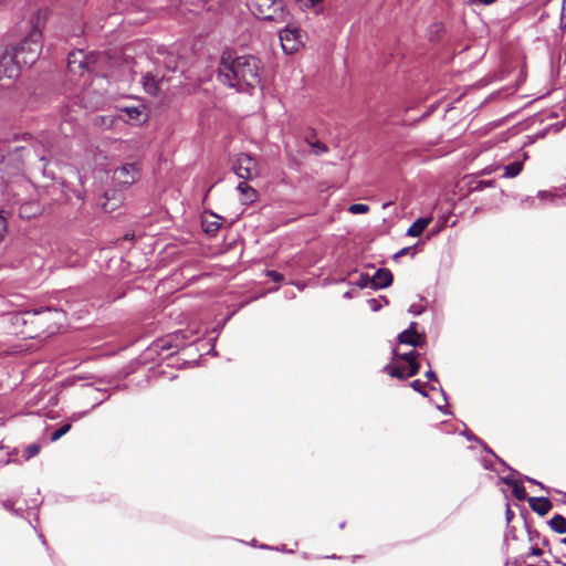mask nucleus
<instances>
[{
    "label": "nucleus",
    "instance_id": "obj_1",
    "mask_svg": "<svg viewBox=\"0 0 566 566\" xmlns=\"http://www.w3.org/2000/svg\"><path fill=\"white\" fill-rule=\"evenodd\" d=\"M262 64L253 55L237 56L232 51L222 53L218 78L224 85L239 92L254 88L261 83Z\"/></svg>",
    "mask_w": 566,
    "mask_h": 566
},
{
    "label": "nucleus",
    "instance_id": "obj_2",
    "mask_svg": "<svg viewBox=\"0 0 566 566\" xmlns=\"http://www.w3.org/2000/svg\"><path fill=\"white\" fill-rule=\"evenodd\" d=\"M14 52L23 66L32 65L40 56L42 51V34L39 29H33L30 33L15 46L9 49Z\"/></svg>",
    "mask_w": 566,
    "mask_h": 566
},
{
    "label": "nucleus",
    "instance_id": "obj_3",
    "mask_svg": "<svg viewBox=\"0 0 566 566\" xmlns=\"http://www.w3.org/2000/svg\"><path fill=\"white\" fill-rule=\"evenodd\" d=\"M247 6L253 15L270 21H281L284 18L282 0H247Z\"/></svg>",
    "mask_w": 566,
    "mask_h": 566
},
{
    "label": "nucleus",
    "instance_id": "obj_4",
    "mask_svg": "<svg viewBox=\"0 0 566 566\" xmlns=\"http://www.w3.org/2000/svg\"><path fill=\"white\" fill-rule=\"evenodd\" d=\"M24 67L14 52L6 50L0 56V86L11 87Z\"/></svg>",
    "mask_w": 566,
    "mask_h": 566
},
{
    "label": "nucleus",
    "instance_id": "obj_5",
    "mask_svg": "<svg viewBox=\"0 0 566 566\" xmlns=\"http://www.w3.org/2000/svg\"><path fill=\"white\" fill-rule=\"evenodd\" d=\"M394 355L396 358H400L407 364V371H402V368L399 366H386L385 371L388 373L391 377H396L399 379H406L408 377L415 376L419 373V364L416 361L417 353L411 350L406 354H399L397 349L394 350Z\"/></svg>",
    "mask_w": 566,
    "mask_h": 566
},
{
    "label": "nucleus",
    "instance_id": "obj_6",
    "mask_svg": "<svg viewBox=\"0 0 566 566\" xmlns=\"http://www.w3.org/2000/svg\"><path fill=\"white\" fill-rule=\"evenodd\" d=\"M306 33L296 25H287L280 32V41L284 52L291 54L303 46Z\"/></svg>",
    "mask_w": 566,
    "mask_h": 566
},
{
    "label": "nucleus",
    "instance_id": "obj_7",
    "mask_svg": "<svg viewBox=\"0 0 566 566\" xmlns=\"http://www.w3.org/2000/svg\"><path fill=\"white\" fill-rule=\"evenodd\" d=\"M233 169L235 175L243 180L252 179L259 175L256 160L247 154L238 156Z\"/></svg>",
    "mask_w": 566,
    "mask_h": 566
},
{
    "label": "nucleus",
    "instance_id": "obj_8",
    "mask_svg": "<svg viewBox=\"0 0 566 566\" xmlns=\"http://www.w3.org/2000/svg\"><path fill=\"white\" fill-rule=\"evenodd\" d=\"M139 170L135 164H126L114 171L113 179L117 185L130 186L137 181Z\"/></svg>",
    "mask_w": 566,
    "mask_h": 566
},
{
    "label": "nucleus",
    "instance_id": "obj_9",
    "mask_svg": "<svg viewBox=\"0 0 566 566\" xmlns=\"http://www.w3.org/2000/svg\"><path fill=\"white\" fill-rule=\"evenodd\" d=\"M143 86H144V90L153 96H156L160 92L168 88L165 77L160 76L158 73L145 74L143 76Z\"/></svg>",
    "mask_w": 566,
    "mask_h": 566
},
{
    "label": "nucleus",
    "instance_id": "obj_10",
    "mask_svg": "<svg viewBox=\"0 0 566 566\" xmlns=\"http://www.w3.org/2000/svg\"><path fill=\"white\" fill-rule=\"evenodd\" d=\"M24 154H30V150L25 147H14L12 153L8 154L7 156H2L0 160V170H7L9 169V166L12 164L13 169L19 171L22 166V157Z\"/></svg>",
    "mask_w": 566,
    "mask_h": 566
},
{
    "label": "nucleus",
    "instance_id": "obj_11",
    "mask_svg": "<svg viewBox=\"0 0 566 566\" xmlns=\"http://www.w3.org/2000/svg\"><path fill=\"white\" fill-rule=\"evenodd\" d=\"M416 323H411L408 329L399 334L398 340L400 344L418 347L424 343V336L416 331Z\"/></svg>",
    "mask_w": 566,
    "mask_h": 566
},
{
    "label": "nucleus",
    "instance_id": "obj_12",
    "mask_svg": "<svg viewBox=\"0 0 566 566\" xmlns=\"http://www.w3.org/2000/svg\"><path fill=\"white\" fill-rule=\"evenodd\" d=\"M33 316L36 317L38 323L44 324L53 322L55 325V328L62 324V321L64 319V313L59 310H52V308H45L40 312H34Z\"/></svg>",
    "mask_w": 566,
    "mask_h": 566
},
{
    "label": "nucleus",
    "instance_id": "obj_13",
    "mask_svg": "<svg viewBox=\"0 0 566 566\" xmlns=\"http://www.w3.org/2000/svg\"><path fill=\"white\" fill-rule=\"evenodd\" d=\"M67 65L70 72L74 74H82L84 70H88V61L82 51L72 52L69 54Z\"/></svg>",
    "mask_w": 566,
    "mask_h": 566
},
{
    "label": "nucleus",
    "instance_id": "obj_14",
    "mask_svg": "<svg viewBox=\"0 0 566 566\" xmlns=\"http://www.w3.org/2000/svg\"><path fill=\"white\" fill-rule=\"evenodd\" d=\"M394 276L388 269H378L374 274L371 282L377 289H385L392 283Z\"/></svg>",
    "mask_w": 566,
    "mask_h": 566
},
{
    "label": "nucleus",
    "instance_id": "obj_15",
    "mask_svg": "<svg viewBox=\"0 0 566 566\" xmlns=\"http://www.w3.org/2000/svg\"><path fill=\"white\" fill-rule=\"evenodd\" d=\"M145 107L143 105L138 106H128L120 108V117L124 120L139 123L142 120V116L144 115Z\"/></svg>",
    "mask_w": 566,
    "mask_h": 566
},
{
    "label": "nucleus",
    "instance_id": "obj_16",
    "mask_svg": "<svg viewBox=\"0 0 566 566\" xmlns=\"http://www.w3.org/2000/svg\"><path fill=\"white\" fill-rule=\"evenodd\" d=\"M528 504L541 516L546 515L552 510V503L547 497H530Z\"/></svg>",
    "mask_w": 566,
    "mask_h": 566
},
{
    "label": "nucleus",
    "instance_id": "obj_17",
    "mask_svg": "<svg viewBox=\"0 0 566 566\" xmlns=\"http://www.w3.org/2000/svg\"><path fill=\"white\" fill-rule=\"evenodd\" d=\"M431 222V218H419L407 230L410 237H419Z\"/></svg>",
    "mask_w": 566,
    "mask_h": 566
},
{
    "label": "nucleus",
    "instance_id": "obj_18",
    "mask_svg": "<svg viewBox=\"0 0 566 566\" xmlns=\"http://www.w3.org/2000/svg\"><path fill=\"white\" fill-rule=\"evenodd\" d=\"M523 169V163L522 161H514L512 164H509L504 167V174L503 177L505 178H514L521 174Z\"/></svg>",
    "mask_w": 566,
    "mask_h": 566
},
{
    "label": "nucleus",
    "instance_id": "obj_19",
    "mask_svg": "<svg viewBox=\"0 0 566 566\" xmlns=\"http://www.w3.org/2000/svg\"><path fill=\"white\" fill-rule=\"evenodd\" d=\"M549 526L553 531L564 534L566 533V518L562 515H555L551 518Z\"/></svg>",
    "mask_w": 566,
    "mask_h": 566
},
{
    "label": "nucleus",
    "instance_id": "obj_20",
    "mask_svg": "<svg viewBox=\"0 0 566 566\" xmlns=\"http://www.w3.org/2000/svg\"><path fill=\"white\" fill-rule=\"evenodd\" d=\"M505 482H506V484H509L513 488V495L517 500L522 501V500L526 499V491L522 484H520L516 481L509 480V479H506Z\"/></svg>",
    "mask_w": 566,
    "mask_h": 566
},
{
    "label": "nucleus",
    "instance_id": "obj_21",
    "mask_svg": "<svg viewBox=\"0 0 566 566\" xmlns=\"http://www.w3.org/2000/svg\"><path fill=\"white\" fill-rule=\"evenodd\" d=\"M238 190L244 195L245 202H252L255 199V191L252 187H250L247 182H240L238 185Z\"/></svg>",
    "mask_w": 566,
    "mask_h": 566
},
{
    "label": "nucleus",
    "instance_id": "obj_22",
    "mask_svg": "<svg viewBox=\"0 0 566 566\" xmlns=\"http://www.w3.org/2000/svg\"><path fill=\"white\" fill-rule=\"evenodd\" d=\"M348 211L353 214H364L369 211V207L365 203H353L349 206Z\"/></svg>",
    "mask_w": 566,
    "mask_h": 566
},
{
    "label": "nucleus",
    "instance_id": "obj_23",
    "mask_svg": "<svg viewBox=\"0 0 566 566\" xmlns=\"http://www.w3.org/2000/svg\"><path fill=\"white\" fill-rule=\"evenodd\" d=\"M8 232V217L0 211V243L4 240Z\"/></svg>",
    "mask_w": 566,
    "mask_h": 566
},
{
    "label": "nucleus",
    "instance_id": "obj_24",
    "mask_svg": "<svg viewBox=\"0 0 566 566\" xmlns=\"http://www.w3.org/2000/svg\"><path fill=\"white\" fill-rule=\"evenodd\" d=\"M71 430V423H66L62 426L60 429L54 431L51 436V441H57L60 438H62L64 434H66Z\"/></svg>",
    "mask_w": 566,
    "mask_h": 566
},
{
    "label": "nucleus",
    "instance_id": "obj_25",
    "mask_svg": "<svg viewBox=\"0 0 566 566\" xmlns=\"http://www.w3.org/2000/svg\"><path fill=\"white\" fill-rule=\"evenodd\" d=\"M40 452V446L38 444H29L24 450V457L27 460L35 457Z\"/></svg>",
    "mask_w": 566,
    "mask_h": 566
},
{
    "label": "nucleus",
    "instance_id": "obj_26",
    "mask_svg": "<svg viewBox=\"0 0 566 566\" xmlns=\"http://www.w3.org/2000/svg\"><path fill=\"white\" fill-rule=\"evenodd\" d=\"M311 147L313 149V153L317 156L325 154L328 150L327 146L321 142L311 143Z\"/></svg>",
    "mask_w": 566,
    "mask_h": 566
},
{
    "label": "nucleus",
    "instance_id": "obj_27",
    "mask_svg": "<svg viewBox=\"0 0 566 566\" xmlns=\"http://www.w3.org/2000/svg\"><path fill=\"white\" fill-rule=\"evenodd\" d=\"M411 387L416 390V391H419L420 394L424 395L426 396V392L423 390L424 388V385L420 381V380H413L411 382Z\"/></svg>",
    "mask_w": 566,
    "mask_h": 566
},
{
    "label": "nucleus",
    "instance_id": "obj_28",
    "mask_svg": "<svg viewBox=\"0 0 566 566\" xmlns=\"http://www.w3.org/2000/svg\"><path fill=\"white\" fill-rule=\"evenodd\" d=\"M321 0H298L300 6L305 8L315 7Z\"/></svg>",
    "mask_w": 566,
    "mask_h": 566
},
{
    "label": "nucleus",
    "instance_id": "obj_29",
    "mask_svg": "<svg viewBox=\"0 0 566 566\" xmlns=\"http://www.w3.org/2000/svg\"><path fill=\"white\" fill-rule=\"evenodd\" d=\"M219 227H220V223L211 222L206 226L205 231L208 233H213L219 229Z\"/></svg>",
    "mask_w": 566,
    "mask_h": 566
},
{
    "label": "nucleus",
    "instance_id": "obj_30",
    "mask_svg": "<svg viewBox=\"0 0 566 566\" xmlns=\"http://www.w3.org/2000/svg\"><path fill=\"white\" fill-rule=\"evenodd\" d=\"M268 275L274 281V282H280L283 280V275L275 272V271H269L268 272Z\"/></svg>",
    "mask_w": 566,
    "mask_h": 566
},
{
    "label": "nucleus",
    "instance_id": "obj_31",
    "mask_svg": "<svg viewBox=\"0 0 566 566\" xmlns=\"http://www.w3.org/2000/svg\"><path fill=\"white\" fill-rule=\"evenodd\" d=\"M496 0H470V3L472 4H483V6H489V4H492L494 3Z\"/></svg>",
    "mask_w": 566,
    "mask_h": 566
},
{
    "label": "nucleus",
    "instance_id": "obj_32",
    "mask_svg": "<svg viewBox=\"0 0 566 566\" xmlns=\"http://www.w3.org/2000/svg\"><path fill=\"white\" fill-rule=\"evenodd\" d=\"M409 312L419 315L422 312V307L420 305H411Z\"/></svg>",
    "mask_w": 566,
    "mask_h": 566
},
{
    "label": "nucleus",
    "instance_id": "obj_33",
    "mask_svg": "<svg viewBox=\"0 0 566 566\" xmlns=\"http://www.w3.org/2000/svg\"><path fill=\"white\" fill-rule=\"evenodd\" d=\"M3 507L7 511L14 512V510H13V502H11V501H4L3 502Z\"/></svg>",
    "mask_w": 566,
    "mask_h": 566
},
{
    "label": "nucleus",
    "instance_id": "obj_34",
    "mask_svg": "<svg viewBox=\"0 0 566 566\" xmlns=\"http://www.w3.org/2000/svg\"><path fill=\"white\" fill-rule=\"evenodd\" d=\"M541 554H542V549L538 548L537 546L531 548V552H530L531 556H539Z\"/></svg>",
    "mask_w": 566,
    "mask_h": 566
},
{
    "label": "nucleus",
    "instance_id": "obj_35",
    "mask_svg": "<svg viewBox=\"0 0 566 566\" xmlns=\"http://www.w3.org/2000/svg\"><path fill=\"white\" fill-rule=\"evenodd\" d=\"M408 251H409V248H403V249H401L400 251H398V252L394 255V258H395V259H398V258H400V256H402V255L407 254V253H408Z\"/></svg>",
    "mask_w": 566,
    "mask_h": 566
},
{
    "label": "nucleus",
    "instance_id": "obj_36",
    "mask_svg": "<svg viewBox=\"0 0 566 566\" xmlns=\"http://www.w3.org/2000/svg\"><path fill=\"white\" fill-rule=\"evenodd\" d=\"M482 187H493V181L489 180V181H481L480 185H479V188H482Z\"/></svg>",
    "mask_w": 566,
    "mask_h": 566
},
{
    "label": "nucleus",
    "instance_id": "obj_37",
    "mask_svg": "<svg viewBox=\"0 0 566 566\" xmlns=\"http://www.w3.org/2000/svg\"><path fill=\"white\" fill-rule=\"evenodd\" d=\"M426 377L429 379L437 380L436 374L432 370L427 371Z\"/></svg>",
    "mask_w": 566,
    "mask_h": 566
},
{
    "label": "nucleus",
    "instance_id": "obj_38",
    "mask_svg": "<svg viewBox=\"0 0 566 566\" xmlns=\"http://www.w3.org/2000/svg\"><path fill=\"white\" fill-rule=\"evenodd\" d=\"M526 479H527V481H528V482L534 483V484H537V485H539L542 489H544V485H543L541 482H538V481H536V480H534V479H531V478H526Z\"/></svg>",
    "mask_w": 566,
    "mask_h": 566
},
{
    "label": "nucleus",
    "instance_id": "obj_39",
    "mask_svg": "<svg viewBox=\"0 0 566 566\" xmlns=\"http://www.w3.org/2000/svg\"><path fill=\"white\" fill-rule=\"evenodd\" d=\"M512 516H513V512L511 511L510 507H507V510H506V520H507V522L511 521Z\"/></svg>",
    "mask_w": 566,
    "mask_h": 566
},
{
    "label": "nucleus",
    "instance_id": "obj_40",
    "mask_svg": "<svg viewBox=\"0 0 566 566\" xmlns=\"http://www.w3.org/2000/svg\"><path fill=\"white\" fill-rule=\"evenodd\" d=\"M539 197H541V199H544L546 197H551V195H547L545 192H539Z\"/></svg>",
    "mask_w": 566,
    "mask_h": 566
},
{
    "label": "nucleus",
    "instance_id": "obj_41",
    "mask_svg": "<svg viewBox=\"0 0 566 566\" xmlns=\"http://www.w3.org/2000/svg\"><path fill=\"white\" fill-rule=\"evenodd\" d=\"M398 366L402 368V371H407L408 370L407 369V364L406 365H398Z\"/></svg>",
    "mask_w": 566,
    "mask_h": 566
},
{
    "label": "nucleus",
    "instance_id": "obj_42",
    "mask_svg": "<svg viewBox=\"0 0 566 566\" xmlns=\"http://www.w3.org/2000/svg\"><path fill=\"white\" fill-rule=\"evenodd\" d=\"M201 1H202V6H203V7H205V6H208L209 0H201Z\"/></svg>",
    "mask_w": 566,
    "mask_h": 566
},
{
    "label": "nucleus",
    "instance_id": "obj_43",
    "mask_svg": "<svg viewBox=\"0 0 566 566\" xmlns=\"http://www.w3.org/2000/svg\"><path fill=\"white\" fill-rule=\"evenodd\" d=\"M53 329H54L53 327H48L49 333H53L54 332Z\"/></svg>",
    "mask_w": 566,
    "mask_h": 566
},
{
    "label": "nucleus",
    "instance_id": "obj_44",
    "mask_svg": "<svg viewBox=\"0 0 566 566\" xmlns=\"http://www.w3.org/2000/svg\"><path fill=\"white\" fill-rule=\"evenodd\" d=\"M562 543L566 545V536L562 539Z\"/></svg>",
    "mask_w": 566,
    "mask_h": 566
},
{
    "label": "nucleus",
    "instance_id": "obj_45",
    "mask_svg": "<svg viewBox=\"0 0 566 566\" xmlns=\"http://www.w3.org/2000/svg\"><path fill=\"white\" fill-rule=\"evenodd\" d=\"M192 2V0H186V3Z\"/></svg>",
    "mask_w": 566,
    "mask_h": 566
}]
</instances>
